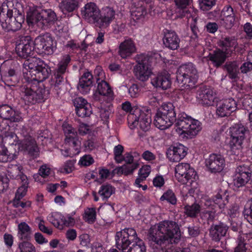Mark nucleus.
<instances>
[{"instance_id": "obj_24", "label": "nucleus", "mask_w": 252, "mask_h": 252, "mask_svg": "<svg viewBox=\"0 0 252 252\" xmlns=\"http://www.w3.org/2000/svg\"><path fill=\"white\" fill-rule=\"evenodd\" d=\"M187 150L183 144L177 143L167 150L166 157L170 161L179 162L186 156Z\"/></svg>"}, {"instance_id": "obj_3", "label": "nucleus", "mask_w": 252, "mask_h": 252, "mask_svg": "<svg viewBox=\"0 0 252 252\" xmlns=\"http://www.w3.org/2000/svg\"><path fill=\"white\" fill-rule=\"evenodd\" d=\"M122 109L129 113L127 116V123L130 129L138 126L144 131L150 129L152 120L148 108L138 105L132 106L131 103L126 101L122 104Z\"/></svg>"}, {"instance_id": "obj_45", "label": "nucleus", "mask_w": 252, "mask_h": 252, "mask_svg": "<svg viewBox=\"0 0 252 252\" xmlns=\"http://www.w3.org/2000/svg\"><path fill=\"white\" fill-rule=\"evenodd\" d=\"M128 252H146V247L144 241L138 237L129 248Z\"/></svg>"}, {"instance_id": "obj_23", "label": "nucleus", "mask_w": 252, "mask_h": 252, "mask_svg": "<svg viewBox=\"0 0 252 252\" xmlns=\"http://www.w3.org/2000/svg\"><path fill=\"white\" fill-rule=\"evenodd\" d=\"M97 27L100 29L108 28L115 19V11L112 7L105 6L100 10Z\"/></svg>"}, {"instance_id": "obj_4", "label": "nucleus", "mask_w": 252, "mask_h": 252, "mask_svg": "<svg viewBox=\"0 0 252 252\" xmlns=\"http://www.w3.org/2000/svg\"><path fill=\"white\" fill-rule=\"evenodd\" d=\"M176 109L177 115L174 123L177 132L187 138H192L196 135L202 129L201 123L184 112H181L178 108Z\"/></svg>"}, {"instance_id": "obj_15", "label": "nucleus", "mask_w": 252, "mask_h": 252, "mask_svg": "<svg viewBox=\"0 0 252 252\" xmlns=\"http://www.w3.org/2000/svg\"><path fill=\"white\" fill-rule=\"evenodd\" d=\"M223 38L220 40L218 45L220 48H217L212 52L210 53L208 57L214 67L217 68L220 67L226 61L227 58L230 57L227 54V49L224 46L222 45Z\"/></svg>"}, {"instance_id": "obj_10", "label": "nucleus", "mask_w": 252, "mask_h": 252, "mask_svg": "<svg viewBox=\"0 0 252 252\" xmlns=\"http://www.w3.org/2000/svg\"><path fill=\"white\" fill-rule=\"evenodd\" d=\"M175 177L182 184H186L192 187H195L196 180L198 179L197 173L190 167L189 163H181L175 167Z\"/></svg>"}, {"instance_id": "obj_31", "label": "nucleus", "mask_w": 252, "mask_h": 252, "mask_svg": "<svg viewBox=\"0 0 252 252\" xmlns=\"http://www.w3.org/2000/svg\"><path fill=\"white\" fill-rule=\"evenodd\" d=\"M136 50L135 44L131 38L125 39L119 45V53L122 58L130 57Z\"/></svg>"}, {"instance_id": "obj_26", "label": "nucleus", "mask_w": 252, "mask_h": 252, "mask_svg": "<svg viewBox=\"0 0 252 252\" xmlns=\"http://www.w3.org/2000/svg\"><path fill=\"white\" fill-rule=\"evenodd\" d=\"M222 37L223 38L222 45L226 47L227 54H229L230 57L233 54H243L244 51L243 47L238 45L234 37L225 36Z\"/></svg>"}, {"instance_id": "obj_12", "label": "nucleus", "mask_w": 252, "mask_h": 252, "mask_svg": "<svg viewBox=\"0 0 252 252\" xmlns=\"http://www.w3.org/2000/svg\"><path fill=\"white\" fill-rule=\"evenodd\" d=\"M137 237L135 229L126 228L117 232L115 235L116 246L117 249L123 252H128L130 245L133 244Z\"/></svg>"}, {"instance_id": "obj_62", "label": "nucleus", "mask_w": 252, "mask_h": 252, "mask_svg": "<svg viewBox=\"0 0 252 252\" xmlns=\"http://www.w3.org/2000/svg\"><path fill=\"white\" fill-rule=\"evenodd\" d=\"M28 187L21 186L17 189L14 199L20 200L22 199L27 193Z\"/></svg>"}, {"instance_id": "obj_17", "label": "nucleus", "mask_w": 252, "mask_h": 252, "mask_svg": "<svg viewBox=\"0 0 252 252\" xmlns=\"http://www.w3.org/2000/svg\"><path fill=\"white\" fill-rule=\"evenodd\" d=\"M82 17L88 23L93 24L97 27V21L99 20L100 9L94 2H89L82 9Z\"/></svg>"}, {"instance_id": "obj_16", "label": "nucleus", "mask_w": 252, "mask_h": 252, "mask_svg": "<svg viewBox=\"0 0 252 252\" xmlns=\"http://www.w3.org/2000/svg\"><path fill=\"white\" fill-rule=\"evenodd\" d=\"M34 44L35 49L40 54L51 55L54 52L53 40L48 33L36 37Z\"/></svg>"}, {"instance_id": "obj_29", "label": "nucleus", "mask_w": 252, "mask_h": 252, "mask_svg": "<svg viewBox=\"0 0 252 252\" xmlns=\"http://www.w3.org/2000/svg\"><path fill=\"white\" fill-rule=\"evenodd\" d=\"M0 117L13 122H19L23 120L21 114L19 111L13 109L7 105L0 106Z\"/></svg>"}, {"instance_id": "obj_51", "label": "nucleus", "mask_w": 252, "mask_h": 252, "mask_svg": "<svg viewBox=\"0 0 252 252\" xmlns=\"http://www.w3.org/2000/svg\"><path fill=\"white\" fill-rule=\"evenodd\" d=\"M190 28L194 38H197L202 32V29L199 28L196 19H194L190 23Z\"/></svg>"}, {"instance_id": "obj_21", "label": "nucleus", "mask_w": 252, "mask_h": 252, "mask_svg": "<svg viewBox=\"0 0 252 252\" xmlns=\"http://www.w3.org/2000/svg\"><path fill=\"white\" fill-rule=\"evenodd\" d=\"M33 44V42L30 36L22 37L16 47L17 55L23 58L32 55L34 49Z\"/></svg>"}, {"instance_id": "obj_8", "label": "nucleus", "mask_w": 252, "mask_h": 252, "mask_svg": "<svg viewBox=\"0 0 252 252\" xmlns=\"http://www.w3.org/2000/svg\"><path fill=\"white\" fill-rule=\"evenodd\" d=\"M18 139L14 133L7 132L3 138V141L8 145L17 146L19 151L28 152L32 156H36L38 154V150L34 140L29 137L19 142Z\"/></svg>"}, {"instance_id": "obj_61", "label": "nucleus", "mask_w": 252, "mask_h": 252, "mask_svg": "<svg viewBox=\"0 0 252 252\" xmlns=\"http://www.w3.org/2000/svg\"><path fill=\"white\" fill-rule=\"evenodd\" d=\"M219 26L216 22H208L204 27L207 32L215 33L218 30Z\"/></svg>"}, {"instance_id": "obj_46", "label": "nucleus", "mask_w": 252, "mask_h": 252, "mask_svg": "<svg viewBox=\"0 0 252 252\" xmlns=\"http://www.w3.org/2000/svg\"><path fill=\"white\" fill-rule=\"evenodd\" d=\"M161 201H166L168 203L175 205L177 204V199L175 193L171 189L165 191L160 198Z\"/></svg>"}, {"instance_id": "obj_58", "label": "nucleus", "mask_w": 252, "mask_h": 252, "mask_svg": "<svg viewBox=\"0 0 252 252\" xmlns=\"http://www.w3.org/2000/svg\"><path fill=\"white\" fill-rule=\"evenodd\" d=\"M73 215L67 214L65 216L63 215L62 223L63 227L65 226H72L75 223V220L72 217Z\"/></svg>"}, {"instance_id": "obj_2", "label": "nucleus", "mask_w": 252, "mask_h": 252, "mask_svg": "<svg viewBox=\"0 0 252 252\" xmlns=\"http://www.w3.org/2000/svg\"><path fill=\"white\" fill-rule=\"evenodd\" d=\"M227 191H219L212 199H208L204 202V206L206 208L201 212L200 206L194 203L191 205H187L184 207L185 214L191 218H196L200 214L202 220L206 221L208 224L213 222L217 217V215L220 212L225 211L224 206L228 202V195H226Z\"/></svg>"}, {"instance_id": "obj_19", "label": "nucleus", "mask_w": 252, "mask_h": 252, "mask_svg": "<svg viewBox=\"0 0 252 252\" xmlns=\"http://www.w3.org/2000/svg\"><path fill=\"white\" fill-rule=\"evenodd\" d=\"M21 97L25 104L27 105L40 102L43 99L42 94L37 93L31 89L30 82L21 88Z\"/></svg>"}, {"instance_id": "obj_6", "label": "nucleus", "mask_w": 252, "mask_h": 252, "mask_svg": "<svg viewBox=\"0 0 252 252\" xmlns=\"http://www.w3.org/2000/svg\"><path fill=\"white\" fill-rule=\"evenodd\" d=\"M177 110L171 102L163 103L157 111L154 120L155 126L161 130L170 127L176 121Z\"/></svg>"}, {"instance_id": "obj_38", "label": "nucleus", "mask_w": 252, "mask_h": 252, "mask_svg": "<svg viewBox=\"0 0 252 252\" xmlns=\"http://www.w3.org/2000/svg\"><path fill=\"white\" fill-rule=\"evenodd\" d=\"M83 220L89 224H93L96 220V211L95 207H87L82 215Z\"/></svg>"}, {"instance_id": "obj_48", "label": "nucleus", "mask_w": 252, "mask_h": 252, "mask_svg": "<svg viewBox=\"0 0 252 252\" xmlns=\"http://www.w3.org/2000/svg\"><path fill=\"white\" fill-rule=\"evenodd\" d=\"M0 72L1 78L4 82L11 81V77H14L16 76V72L14 69L10 68L8 70H5L4 68V64H2L0 67Z\"/></svg>"}, {"instance_id": "obj_32", "label": "nucleus", "mask_w": 252, "mask_h": 252, "mask_svg": "<svg viewBox=\"0 0 252 252\" xmlns=\"http://www.w3.org/2000/svg\"><path fill=\"white\" fill-rule=\"evenodd\" d=\"M93 76L89 71L84 72L80 77V93L82 94H88L93 84Z\"/></svg>"}, {"instance_id": "obj_28", "label": "nucleus", "mask_w": 252, "mask_h": 252, "mask_svg": "<svg viewBox=\"0 0 252 252\" xmlns=\"http://www.w3.org/2000/svg\"><path fill=\"white\" fill-rule=\"evenodd\" d=\"M151 84L157 88L163 90L169 88L171 85L170 74L167 71L159 73L157 76L151 79Z\"/></svg>"}, {"instance_id": "obj_41", "label": "nucleus", "mask_w": 252, "mask_h": 252, "mask_svg": "<svg viewBox=\"0 0 252 252\" xmlns=\"http://www.w3.org/2000/svg\"><path fill=\"white\" fill-rule=\"evenodd\" d=\"M77 4L76 0H63L60 4V7L63 12L66 13L73 11Z\"/></svg>"}, {"instance_id": "obj_20", "label": "nucleus", "mask_w": 252, "mask_h": 252, "mask_svg": "<svg viewBox=\"0 0 252 252\" xmlns=\"http://www.w3.org/2000/svg\"><path fill=\"white\" fill-rule=\"evenodd\" d=\"M236 101L232 98H229L220 101L217 104L216 115L219 117L229 116L237 109Z\"/></svg>"}, {"instance_id": "obj_11", "label": "nucleus", "mask_w": 252, "mask_h": 252, "mask_svg": "<svg viewBox=\"0 0 252 252\" xmlns=\"http://www.w3.org/2000/svg\"><path fill=\"white\" fill-rule=\"evenodd\" d=\"M246 127L241 124H235L230 128L231 139L229 147L234 155H239L242 148L243 141L245 138Z\"/></svg>"}, {"instance_id": "obj_54", "label": "nucleus", "mask_w": 252, "mask_h": 252, "mask_svg": "<svg viewBox=\"0 0 252 252\" xmlns=\"http://www.w3.org/2000/svg\"><path fill=\"white\" fill-rule=\"evenodd\" d=\"M237 246L234 249V252H247V244L244 239L240 237L237 241Z\"/></svg>"}, {"instance_id": "obj_30", "label": "nucleus", "mask_w": 252, "mask_h": 252, "mask_svg": "<svg viewBox=\"0 0 252 252\" xmlns=\"http://www.w3.org/2000/svg\"><path fill=\"white\" fill-rule=\"evenodd\" d=\"M6 15L11 19L10 28L11 31L15 32L20 30L24 22V16L15 8L14 11L12 9H8Z\"/></svg>"}, {"instance_id": "obj_42", "label": "nucleus", "mask_w": 252, "mask_h": 252, "mask_svg": "<svg viewBox=\"0 0 252 252\" xmlns=\"http://www.w3.org/2000/svg\"><path fill=\"white\" fill-rule=\"evenodd\" d=\"M199 97L202 99L204 103L208 105H211L214 101L215 95L211 89H205L199 94Z\"/></svg>"}, {"instance_id": "obj_64", "label": "nucleus", "mask_w": 252, "mask_h": 252, "mask_svg": "<svg viewBox=\"0 0 252 252\" xmlns=\"http://www.w3.org/2000/svg\"><path fill=\"white\" fill-rule=\"evenodd\" d=\"M243 29L246 33V38L248 39H251L252 38V25L249 22H247L244 24Z\"/></svg>"}, {"instance_id": "obj_9", "label": "nucleus", "mask_w": 252, "mask_h": 252, "mask_svg": "<svg viewBox=\"0 0 252 252\" xmlns=\"http://www.w3.org/2000/svg\"><path fill=\"white\" fill-rule=\"evenodd\" d=\"M57 20L56 13L51 9L35 11L31 15H28L27 21L32 24H37L41 28L48 27L53 25Z\"/></svg>"}, {"instance_id": "obj_18", "label": "nucleus", "mask_w": 252, "mask_h": 252, "mask_svg": "<svg viewBox=\"0 0 252 252\" xmlns=\"http://www.w3.org/2000/svg\"><path fill=\"white\" fill-rule=\"evenodd\" d=\"M237 13V11H234L231 5H225L220 13L222 17L220 23L222 26L227 30L231 29L238 21Z\"/></svg>"}, {"instance_id": "obj_56", "label": "nucleus", "mask_w": 252, "mask_h": 252, "mask_svg": "<svg viewBox=\"0 0 252 252\" xmlns=\"http://www.w3.org/2000/svg\"><path fill=\"white\" fill-rule=\"evenodd\" d=\"M94 162V159L90 155H85L80 158V165L89 166Z\"/></svg>"}, {"instance_id": "obj_39", "label": "nucleus", "mask_w": 252, "mask_h": 252, "mask_svg": "<svg viewBox=\"0 0 252 252\" xmlns=\"http://www.w3.org/2000/svg\"><path fill=\"white\" fill-rule=\"evenodd\" d=\"M115 189L109 184L102 185L98 190V194L103 200H107L112 194L114 193Z\"/></svg>"}, {"instance_id": "obj_35", "label": "nucleus", "mask_w": 252, "mask_h": 252, "mask_svg": "<svg viewBox=\"0 0 252 252\" xmlns=\"http://www.w3.org/2000/svg\"><path fill=\"white\" fill-rule=\"evenodd\" d=\"M252 182V179L247 178L244 175L235 171L233 180L234 189H238L248 184H251Z\"/></svg>"}, {"instance_id": "obj_47", "label": "nucleus", "mask_w": 252, "mask_h": 252, "mask_svg": "<svg viewBox=\"0 0 252 252\" xmlns=\"http://www.w3.org/2000/svg\"><path fill=\"white\" fill-rule=\"evenodd\" d=\"M139 166V164L138 161H135L130 164L125 165L124 167H120L115 170H117L118 173H121L126 175H128L132 174Z\"/></svg>"}, {"instance_id": "obj_53", "label": "nucleus", "mask_w": 252, "mask_h": 252, "mask_svg": "<svg viewBox=\"0 0 252 252\" xmlns=\"http://www.w3.org/2000/svg\"><path fill=\"white\" fill-rule=\"evenodd\" d=\"M124 150V147L122 145L119 144L115 146L114 148V159L117 163L122 162V159H120L123 157Z\"/></svg>"}, {"instance_id": "obj_44", "label": "nucleus", "mask_w": 252, "mask_h": 252, "mask_svg": "<svg viewBox=\"0 0 252 252\" xmlns=\"http://www.w3.org/2000/svg\"><path fill=\"white\" fill-rule=\"evenodd\" d=\"M235 171L244 175L247 178L252 179V164L250 162L239 165Z\"/></svg>"}, {"instance_id": "obj_49", "label": "nucleus", "mask_w": 252, "mask_h": 252, "mask_svg": "<svg viewBox=\"0 0 252 252\" xmlns=\"http://www.w3.org/2000/svg\"><path fill=\"white\" fill-rule=\"evenodd\" d=\"M17 252H36V249L32 243L25 241L19 243Z\"/></svg>"}, {"instance_id": "obj_60", "label": "nucleus", "mask_w": 252, "mask_h": 252, "mask_svg": "<svg viewBox=\"0 0 252 252\" xmlns=\"http://www.w3.org/2000/svg\"><path fill=\"white\" fill-rule=\"evenodd\" d=\"M159 99L157 94H151L148 95V103L153 107H158L159 105Z\"/></svg>"}, {"instance_id": "obj_22", "label": "nucleus", "mask_w": 252, "mask_h": 252, "mask_svg": "<svg viewBox=\"0 0 252 252\" xmlns=\"http://www.w3.org/2000/svg\"><path fill=\"white\" fill-rule=\"evenodd\" d=\"M97 89L93 94V98L95 101L100 100L101 95L106 96L109 100L114 99V93L110 85L104 80H100L99 78L97 79Z\"/></svg>"}, {"instance_id": "obj_63", "label": "nucleus", "mask_w": 252, "mask_h": 252, "mask_svg": "<svg viewBox=\"0 0 252 252\" xmlns=\"http://www.w3.org/2000/svg\"><path fill=\"white\" fill-rule=\"evenodd\" d=\"M153 184L155 187L160 188L165 184L164 179L161 175H157L154 178Z\"/></svg>"}, {"instance_id": "obj_36", "label": "nucleus", "mask_w": 252, "mask_h": 252, "mask_svg": "<svg viewBox=\"0 0 252 252\" xmlns=\"http://www.w3.org/2000/svg\"><path fill=\"white\" fill-rule=\"evenodd\" d=\"M32 235V230L29 225L25 222L18 225L17 236L21 240H29Z\"/></svg>"}, {"instance_id": "obj_52", "label": "nucleus", "mask_w": 252, "mask_h": 252, "mask_svg": "<svg viewBox=\"0 0 252 252\" xmlns=\"http://www.w3.org/2000/svg\"><path fill=\"white\" fill-rule=\"evenodd\" d=\"M216 0H200L199 6L203 11H208L216 4Z\"/></svg>"}, {"instance_id": "obj_34", "label": "nucleus", "mask_w": 252, "mask_h": 252, "mask_svg": "<svg viewBox=\"0 0 252 252\" xmlns=\"http://www.w3.org/2000/svg\"><path fill=\"white\" fill-rule=\"evenodd\" d=\"M224 68L227 73L228 78L233 81H236L239 78L240 69L236 62L232 61L226 63Z\"/></svg>"}, {"instance_id": "obj_33", "label": "nucleus", "mask_w": 252, "mask_h": 252, "mask_svg": "<svg viewBox=\"0 0 252 252\" xmlns=\"http://www.w3.org/2000/svg\"><path fill=\"white\" fill-rule=\"evenodd\" d=\"M63 128L66 136V142L73 147H75L78 142L77 132H74V129L67 124H64Z\"/></svg>"}, {"instance_id": "obj_14", "label": "nucleus", "mask_w": 252, "mask_h": 252, "mask_svg": "<svg viewBox=\"0 0 252 252\" xmlns=\"http://www.w3.org/2000/svg\"><path fill=\"white\" fill-rule=\"evenodd\" d=\"M205 164L208 172L213 173H220L225 167V161L223 156L212 153L205 160Z\"/></svg>"}, {"instance_id": "obj_1", "label": "nucleus", "mask_w": 252, "mask_h": 252, "mask_svg": "<svg viewBox=\"0 0 252 252\" xmlns=\"http://www.w3.org/2000/svg\"><path fill=\"white\" fill-rule=\"evenodd\" d=\"M155 232L150 231L149 239L153 249L161 250L165 252H188L184 249L180 251L171 249L173 244H178L181 238L180 226L177 222L164 220L157 224Z\"/></svg>"}, {"instance_id": "obj_13", "label": "nucleus", "mask_w": 252, "mask_h": 252, "mask_svg": "<svg viewBox=\"0 0 252 252\" xmlns=\"http://www.w3.org/2000/svg\"><path fill=\"white\" fill-rule=\"evenodd\" d=\"M152 58L148 55L142 54L137 57V64L134 67V73L136 78L142 82L146 81L152 73Z\"/></svg>"}, {"instance_id": "obj_57", "label": "nucleus", "mask_w": 252, "mask_h": 252, "mask_svg": "<svg viewBox=\"0 0 252 252\" xmlns=\"http://www.w3.org/2000/svg\"><path fill=\"white\" fill-rule=\"evenodd\" d=\"M151 171V167L150 165L148 164L144 165L139 170L138 175L143 177L144 179H146L150 174Z\"/></svg>"}, {"instance_id": "obj_25", "label": "nucleus", "mask_w": 252, "mask_h": 252, "mask_svg": "<svg viewBox=\"0 0 252 252\" xmlns=\"http://www.w3.org/2000/svg\"><path fill=\"white\" fill-rule=\"evenodd\" d=\"M229 226L223 222L218 224L213 223L209 229V235L212 240L218 242L224 238L228 231Z\"/></svg>"}, {"instance_id": "obj_55", "label": "nucleus", "mask_w": 252, "mask_h": 252, "mask_svg": "<svg viewBox=\"0 0 252 252\" xmlns=\"http://www.w3.org/2000/svg\"><path fill=\"white\" fill-rule=\"evenodd\" d=\"M77 144H76L75 147H73L70 144H68L70 146L69 149H64L61 151L62 155L65 157H73L74 155L78 154L79 150L78 149Z\"/></svg>"}, {"instance_id": "obj_37", "label": "nucleus", "mask_w": 252, "mask_h": 252, "mask_svg": "<svg viewBox=\"0 0 252 252\" xmlns=\"http://www.w3.org/2000/svg\"><path fill=\"white\" fill-rule=\"evenodd\" d=\"M18 151L13 154H9L7 148L3 144L0 145V162H5L12 161L17 158Z\"/></svg>"}, {"instance_id": "obj_27", "label": "nucleus", "mask_w": 252, "mask_h": 252, "mask_svg": "<svg viewBox=\"0 0 252 252\" xmlns=\"http://www.w3.org/2000/svg\"><path fill=\"white\" fill-rule=\"evenodd\" d=\"M180 42L179 37L175 32L165 30L163 42L165 47L172 50H176L179 47Z\"/></svg>"}, {"instance_id": "obj_40", "label": "nucleus", "mask_w": 252, "mask_h": 252, "mask_svg": "<svg viewBox=\"0 0 252 252\" xmlns=\"http://www.w3.org/2000/svg\"><path fill=\"white\" fill-rule=\"evenodd\" d=\"M92 110L90 103L82 97H80V117H89L92 114Z\"/></svg>"}, {"instance_id": "obj_5", "label": "nucleus", "mask_w": 252, "mask_h": 252, "mask_svg": "<svg viewBox=\"0 0 252 252\" xmlns=\"http://www.w3.org/2000/svg\"><path fill=\"white\" fill-rule=\"evenodd\" d=\"M42 65V61L35 57H29L24 62L23 73L28 82H42L48 77L50 70Z\"/></svg>"}, {"instance_id": "obj_7", "label": "nucleus", "mask_w": 252, "mask_h": 252, "mask_svg": "<svg viewBox=\"0 0 252 252\" xmlns=\"http://www.w3.org/2000/svg\"><path fill=\"white\" fill-rule=\"evenodd\" d=\"M198 78L197 70L191 63L181 65L176 72L177 82L185 88L194 87Z\"/></svg>"}, {"instance_id": "obj_50", "label": "nucleus", "mask_w": 252, "mask_h": 252, "mask_svg": "<svg viewBox=\"0 0 252 252\" xmlns=\"http://www.w3.org/2000/svg\"><path fill=\"white\" fill-rule=\"evenodd\" d=\"M243 214L245 219L252 224V199L250 202H248L245 206Z\"/></svg>"}, {"instance_id": "obj_59", "label": "nucleus", "mask_w": 252, "mask_h": 252, "mask_svg": "<svg viewBox=\"0 0 252 252\" xmlns=\"http://www.w3.org/2000/svg\"><path fill=\"white\" fill-rule=\"evenodd\" d=\"M140 89L138 85L136 84H133L128 88V93L130 96L133 98H136L139 95Z\"/></svg>"}, {"instance_id": "obj_43", "label": "nucleus", "mask_w": 252, "mask_h": 252, "mask_svg": "<svg viewBox=\"0 0 252 252\" xmlns=\"http://www.w3.org/2000/svg\"><path fill=\"white\" fill-rule=\"evenodd\" d=\"M63 215L59 212H53L47 217V220L56 227L59 229L63 228L62 223Z\"/></svg>"}]
</instances>
